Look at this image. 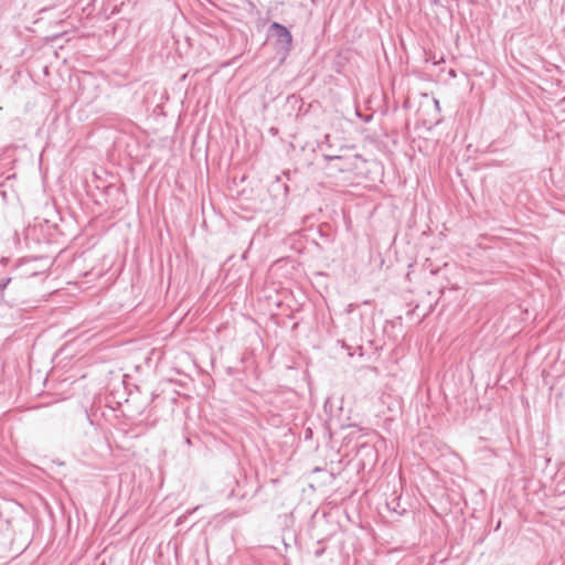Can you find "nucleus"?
<instances>
[{
  "label": "nucleus",
  "instance_id": "f257e3e1",
  "mask_svg": "<svg viewBox=\"0 0 565 565\" xmlns=\"http://www.w3.org/2000/svg\"><path fill=\"white\" fill-rule=\"evenodd\" d=\"M324 158L331 162H334L332 167L341 172H351L359 169V163L362 161L361 157L358 154L338 156L328 153L324 154Z\"/></svg>",
  "mask_w": 565,
  "mask_h": 565
},
{
  "label": "nucleus",
  "instance_id": "f03ea898",
  "mask_svg": "<svg viewBox=\"0 0 565 565\" xmlns=\"http://www.w3.org/2000/svg\"><path fill=\"white\" fill-rule=\"evenodd\" d=\"M270 29L274 31V35L277 38L279 45L285 50H289L291 46L292 36L287 28L278 22H274L270 25Z\"/></svg>",
  "mask_w": 565,
  "mask_h": 565
},
{
  "label": "nucleus",
  "instance_id": "7ed1b4c3",
  "mask_svg": "<svg viewBox=\"0 0 565 565\" xmlns=\"http://www.w3.org/2000/svg\"><path fill=\"white\" fill-rule=\"evenodd\" d=\"M10 281H11V277L0 278V300L3 299L4 290H6L7 286L10 284Z\"/></svg>",
  "mask_w": 565,
  "mask_h": 565
},
{
  "label": "nucleus",
  "instance_id": "20e7f679",
  "mask_svg": "<svg viewBox=\"0 0 565 565\" xmlns=\"http://www.w3.org/2000/svg\"><path fill=\"white\" fill-rule=\"evenodd\" d=\"M434 104H435L436 108L439 109V100L438 99H434Z\"/></svg>",
  "mask_w": 565,
  "mask_h": 565
}]
</instances>
